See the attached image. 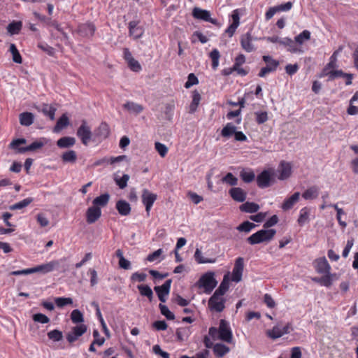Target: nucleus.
I'll use <instances>...</instances> for the list:
<instances>
[{
    "mask_svg": "<svg viewBox=\"0 0 358 358\" xmlns=\"http://www.w3.org/2000/svg\"><path fill=\"white\" fill-rule=\"evenodd\" d=\"M109 199V194L104 193L94 198V200L92 201V204L94 206H97L101 208V207H104L108 204Z\"/></svg>",
    "mask_w": 358,
    "mask_h": 358,
    "instance_id": "33",
    "label": "nucleus"
},
{
    "mask_svg": "<svg viewBox=\"0 0 358 358\" xmlns=\"http://www.w3.org/2000/svg\"><path fill=\"white\" fill-rule=\"evenodd\" d=\"M300 196L299 192L294 193L290 197L286 199L282 205V208L284 210H288L291 209L294 205L299 201Z\"/></svg>",
    "mask_w": 358,
    "mask_h": 358,
    "instance_id": "29",
    "label": "nucleus"
},
{
    "mask_svg": "<svg viewBox=\"0 0 358 358\" xmlns=\"http://www.w3.org/2000/svg\"><path fill=\"white\" fill-rule=\"evenodd\" d=\"M315 268L318 273H329L331 270V266L327 259L323 257L315 259Z\"/></svg>",
    "mask_w": 358,
    "mask_h": 358,
    "instance_id": "20",
    "label": "nucleus"
},
{
    "mask_svg": "<svg viewBox=\"0 0 358 358\" xmlns=\"http://www.w3.org/2000/svg\"><path fill=\"white\" fill-rule=\"evenodd\" d=\"M272 176L268 170H264L257 176V184L259 188L264 189L271 185Z\"/></svg>",
    "mask_w": 358,
    "mask_h": 358,
    "instance_id": "15",
    "label": "nucleus"
},
{
    "mask_svg": "<svg viewBox=\"0 0 358 358\" xmlns=\"http://www.w3.org/2000/svg\"><path fill=\"white\" fill-rule=\"evenodd\" d=\"M55 304L59 308H63L65 306L71 305L73 299L69 297H57L55 299Z\"/></svg>",
    "mask_w": 358,
    "mask_h": 358,
    "instance_id": "53",
    "label": "nucleus"
},
{
    "mask_svg": "<svg viewBox=\"0 0 358 358\" xmlns=\"http://www.w3.org/2000/svg\"><path fill=\"white\" fill-rule=\"evenodd\" d=\"M201 94L197 90H194L192 92V100L189 105V113H194L197 107L200 103L201 101Z\"/></svg>",
    "mask_w": 358,
    "mask_h": 358,
    "instance_id": "40",
    "label": "nucleus"
},
{
    "mask_svg": "<svg viewBox=\"0 0 358 358\" xmlns=\"http://www.w3.org/2000/svg\"><path fill=\"white\" fill-rule=\"evenodd\" d=\"M256 122L258 124H262L266 122L268 117V113L266 111H261V112H256Z\"/></svg>",
    "mask_w": 358,
    "mask_h": 358,
    "instance_id": "58",
    "label": "nucleus"
},
{
    "mask_svg": "<svg viewBox=\"0 0 358 358\" xmlns=\"http://www.w3.org/2000/svg\"><path fill=\"white\" fill-rule=\"evenodd\" d=\"M192 17L195 19L210 22L213 24H217V20L211 17L210 11L202 9L199 7H194L192 13Z\"/></svg>",
    "mask_w": 358,
    "mask_h": 358,
    "instance_id": "11",
    "label": "nucleus"
},
{
    "mask_svg": "<svg viewBox=\"0 0 358 358\" xmlns=\"http://www.w3.org/2000/svg\"><path fill=\"white\" fill-rule=\"evenodd\" d=\"M229 194L236 202H243L247 198V192L241 187H231Z\"/></svg>",
    "mask_w": 358,
    "mask_h": 358,
    "instance_id": "21",
    "label": "nucleus"
},
{
    "mask_svg": "<svg viewBox=\"0 0 358 358\" xmlns=\"http://www.w3.org/2000/svg\"><path fill=\"white\" fill-rule=\"evenodd\" d=\"M71 320L74 324L81 323L84 321L83 314L78 309H75L71 313Z\"/></svg>",
    "mask_w": 358,
    "mask_h": 358,
    "instance_id": "48",
    "label": "nucleus"
},
{
    "mask_svg": "<svg viewBox=\"0 0 358 358\" xmlns=\"http://www.w3.org/2000/svg\"><path fill=\"white\" fill-rule=\"evenodd\" d=\"M27 142L25 138H17L13 140L9 145L10 148L16 150L17 153L22 154L27 152L35 151L41 149L45 145V143L41 141H36L26 147L20 148V145L25 144Z\"/></svg>",
    "mask_w": 358,
    "mask_h": 358,
    "instance_id": "3",
    "label": "nucleus"
},
{
    "mask_svg": "<svg viewBox=\"0 0 358 358\" xmlns=\"http://www.w3.org/2000/svg\"><path fill=\"white\" fill-rule=\"evenodd\" d=\"M187 196L191 200V201L194 204H198L203 200V197L201 196L192 192H189L187 193Z\"/></svg>",
    "mask_w": 358,
    "mask_h": 358,
    "instance_id": "64",
    "label": "nucleus"
},
{
    "mask_svg": "<svg viewBox=\"0 0 358 358\" xmlns=\"http://www.w3.org/2000/svg\"><path fill=\"white\" fill-rule=\"evenodd\" d=\"M229 21H231V23L228 28L225 29V33L228 34L229 37H231L240 24V13L238 9L233 10L229 17Z\"/></svg>",
    "mask_w": 358,
    "mask_h": 358,
    "instance_id": "13",
    "label": "nucleus"
},
{
    "mask_svg": "<svg viewBox=\"0 0 358 358\" xmlns=\"http://www.w3.org/2000/svg\"><path fill=\"white\" fill-rule=\"evenodd\" d=\"M38 48H40L43 52H46L50 56H53L55 55V49L50 46L45 42H41L38 44Z\"/></svg>",
    "mask_w": 358,
    "mask_h": 358,
    "instance_id": "55",
    "label": "nucleus"
},
{
    "mask_svg": "<svg viewBox=\"0 0 358 358\" xmlns=\"http://www.w3.org/2000/svg\"><path fill=\"white\" fill-rule=\"evenodd\" d=\"M123 58L127 64L129 69L134 72H139L141 71L142 67L140 63L134 58L129 49L124 48L123 49Z\"/></svg>",
    "mask_w": 358,
    "mask_h": 358,
    "instance_id": "8",
    "label": "nucleus"
},
{
    "mask_svg": "<svg viewBox=\"0 0 358 358\" xmlns=\"http://www.w3.org/2000/svg\"><path fill=\"white\" fill-rule=\"evenodd\" d=\"M329 76V80H333L338 77H344L345 73L342 70H333L327 73Z\"/></svg>",
    "mask_w": 358,
    "mask_h": 358,
    "instance_id": "63",
    "label": "nucleus"
},
{
    "mask_svg": "<svg viewBox=\"0 0 358 358\" xmlns=\"http://www.w3.org/2000/svg\"><path fill=\"white\" fill-rule=\"evenodd\" d=\"M319 187L313 185L307 189L303 194L302 197L306 200H312L316 199L319 195Z\"/></svg>",
    "mask_w": 358,
    "mask_h": 358,
    "instance_id": "34",
    "label": "nucleus"
},
{
    "mask_svg": "<svg viewBox=\"0 0 358 358\" xmlns=\"http://www.w3.org/2000/svg\"><path fill=\"white\" fill-rule=\"evenodd\" d=\"M76 134L83 145H88L92 138V131L90 127L87 125L86 120L82 121L80 126L77 130Z\"/></svg>",
    "mask_w": 358,
    "mask_h": 358,
    "instance_id": "7",
    "label": "nucleus"
},
{
    "mask_svg": "<svg viewBox=\"0 0 358 358\" xmlns=\"http://www.w3.org/2000/svg\"><path fill=\"white\" fill-rule=\"evenodd\" d=\"M115 207L119 214L122 216H127L131 213V206L124 200L120 199L117 201Z\"/></svg>",
    "mask_w": 358,
    "mask_h": 358,
    "instance_id": "26",
    "label": "nucleus"
},
{
    "mask_svg": "<svg viewBox=\"0 0 358 358\" xmlns=\"http://www.w3.org/2000/svg\"><path fill=\"white\" fill-rule=\"evenodd\" d=\"M209 57L212 61V69L215 71L219 66V60L220 57V52L217 49H213L209 54Z\"/></svg>",
    "mask_w": 358,
    "mask_h": 358,
    "instance_id": "44",
    "label": "nucleus"
},
{
    "mask_svg": "<svg viewBox=\"0 0 358 358\" xmlns=\"http://www.w3.org/2000/svg\"><path fill=\"white\" fill-rule=\"evenodd\" d=\"M139 23V20H132L128 23L129 36L134 40L141 38L145 32L144 28Z\"/></svg>",
    "mask_w": 358,
    "mask_h": 358,
    "instance_id": "10",
    "label": "nucleus"
},
{
    "mask_svg": "<svg viewBox=\"0 0 358 358\" xmlns=\"http://www.w3.org/2000/svg\"><path fill=\"white\" fill-rule=\"evenodd\" d=\"M171 282L172 280L169 279L162 285L154 287V290L162 303H164L166 301V296L170 292Z\"/></svg>",
    "mask_w": 358,
    "mask_h": 358,
    "instance_id": "12",
    "label": "nucleus"
},
{
    "mask_svg": "<svg viewBox=\"0 0 358 358\" xmlns=\"http://www.w3.org/2000/svg\"><path fill=\"white\" fill-rule=\"evenodd\" d=\"M280 45L287 48V50L292 53H300L303 52L300 48L297 47L294 41L289 37L282 38Z\"/></svg>",
    "mask_w": 358,
    "mask_h": 358,
    "instance_id": "22",
    "label": "nucleus"
},
{
    "mask_svg": "<svg viewBox=\"0 0 358 358\" xmlns=\"http://www.w3.org/2000/svg\"><path fill=\"white\" fill-rule=\"evenodd\" d=\"M194 257L197 264H207V263H214L215 262V259L205 258L203 256L202 252L200 249L196 248L194 255Z\"/></svg>",
    "mask_w": 358,
    "mask_h": 358,
    "instance_id": "42",
    "label": "nucleus"
},
{
    "mask_svg": "<svg viewBox=\"0 0 358 358\" xmlns=\"http://www.w3.org/2000/svg\"><path fill=\"white\" fill-rule=\"evenodd\" d=\"M69 124V119L66 114H63L57 120L55 126L53 128L55 133L59 132L62 129Z\"/></svg>",
    "mask_w": 358,
    "mask_h": 358,
    "instance_id": "35",
    "label": "nucleus"
},
{
    "mask_svg": "<svg viewBox=\"0 0 358 358\" xmlns=\"http://www.w3.org/2000/svg\"><path fill=\"white\" fill-rule=\"evenodd\" d=\"M208 307L212 312L221 313L224 310V279L209 299Z\"/></svg>",
    "mask_w": 358,
    "mask_h": 358,
    "instance_id": "2",
    "label": "nucleus"
},
{
    "mask_svg": "<svg viewBox=\"0 0 358 358\" xmlns=\"http://www.w3.org/2000/svg\"><path fill=\"white\" fill-rule=\"evenodd\" d=\"M34 199L31 197H27L17 203H15L9 206V209L11 210H16L22 209L27 206H28L31 202H33Z\"/></svg>",
    "mask_w": 358,
    "mask_h": 358,
    "instance_id": "41",
    "label": "nucleus"
},
{
    "mask_svg": "<svg viewBox=\"0 0 358 358\" xmlns=\"http://www.w3.org/2000/svg\"><path fill=\"white\" fill-rule=\"evenodd\" d=\"M129 180V176L128 174H123L122 177H118L115 175L114 180L116 185L120 188L124 189L127 187V182Z\"/></svg>",
    "mask_w": 358,
    "mask_h": 358,
    "instance_id": "45",
    "label": "nucleus"
},
{
    "mask_svg": "<svg viewBox=\"0 0 358 358\" xmlns=\"http://www.w3.org/2000/svg\"><path fill=\"white\" fill-rule=\"evenodd\" d=\"M224 185V175L220 173V175L211 178L210 176L208 178V186L210 189L213 192H217L222 189Z\"/></svg>",
    "mask_w": 358,
    "mask_h": 358,
    "instance_id": "16",
    "label": "nucleus"
},
{
    "mask_svg": "<svg viewBox=\"0 0 358 358\" xmlns=\"http://www.w3.org/2000/svg\"><path fill=\"white\" fill-rule=\"evenodd\" d=\"M19 120L21 125L29 127L34 123V115L30 112H23L20 114Z\"/></svg>",
    "mask_w": 358,
    "mask_h": 358,
    "instance_id": "28",
    "label": "nucleus"
},
{
    "mask_svg": "<svg viewBox=\"0 0 358 358\" xmlns=\"http://www.w3.org/2000/svg\"><path fill=\"white\" fill-rule=\"evenodd\" d=\"M48 337L50 340L55 342H59L63 338V334L58 329H54L48 333Z\"/></svg>",
    "mask_w": 358,
    "mask_h": 358,
    "instance_id": "52",
    "label": "nucleus"
},
{
    "mask_svg": "<svg viewBox=\"0 0 358 358\" xmlns=\"http://www.w3.org/2000/svg\"><path fill=\"white\" fill-rule=\"evenodd\" d=\"M87 331V326L84 324L76 325L71 329V331L66 334V338L69 343L76 341L79 337Z\"/></svg>",
    "mask_w": 358,
    "mask_h": 358,
    "instance_id": "9",
    "label": "nucleus"
},
{
    "mask_svg": "<svg viewBox=\"0 0 358 358\" xmlns=\"http://www.w3.org/2000/svg\"><path fill=\"white\" fill-rule=\"evenodd\" d=\"M236 127L232 123H228L225 125V138H229L236 132Z\"/></svg>",
    "mask_w": 358,
    "mask_h": 358,
    "instance_id": "62",
    "label": "nucleus"
},
{
    "mask_svg": "<svg viewBox=\"0 0 358 358\" xmlns=\"http://www.w3.org/2000/svg\"><path fill=\"white\" fill-rule=\"evenodd\" d=\"M147 275L144 273L135 272L131 275V280L133 282H144Z\"/></svg>",
    "mask_w": 358,
    "mask_h": 358,
    "instance_id": "61",
    "label": "nucleus"
},
{
    "mask_svg": "<svg viewBox=\"0 0 358 358\" xmlns=\"http://www.w3.org/2000/svg\"><path fill=\"white\" fill-rule=\"evenodd\" d=\"M22 28L21 21H13L7 26V31L10 35L18 34Z\"/></svg>",
    "mask_w": 358,
    "mask_h": 358,
    "instance_id": "36",
    "label": "nucleus"
},
{
    "mask_svg": "<svg viewBox=\"0 0 358 358\" xmlns=\"http://www.w3.org/2000/svg\"><path fill=\"white\" fill-rule=\"evenodd\" d=\"M241 177L242 180L247 183L251 182L255 178V175L253 171H242L241 172Z\"/></svg>",
    "mask_w": 358,
    "mask_h": 358,
    "instance_id": "56",
    "label": "nucleus"
},
{
    "mask_svg": "<svg viewBox=\"0 0 358 358\" xmlns=\"http://www.w3.org/2000/svg\"><path fill=\"white\" fill-rule=\"evenodd\" d=\"M110 134V128L108 124L106 122H101L99 127L94 130V136L97 137L99 140L106 139Z\"/></svg>",
    "mask_w": 358,
    "mask_h": 358,
    "instance_id": "25",
    "label": "nucleus"
},
{
    "mask_svg": "<svg viewBox=\"0 0 358 358\" xmlns=\"http://www.w3.org/2000/svg\"><path fill=\"white\" fill-rule=\"evenodd\" d=\"M255 227V224L250 222L249 221H244L236 227V229L241 232L243 231L245 233H248Z\"/></svg>",
    "mask_w": 358,
    "mask_h": 358,
    "instance_id": "46",
    "label": "nucleus"
},
{
    "mask_svg": "<svg viewBox=\"0 0 358 358\" xmlns=\"http://www.w3.org/2000/svg\"><path fill=\"white\" fill-rule=\"evenodd\" d=\"M198 83L199 80L197 77L192 73H189L187 76V80L185 83V87L188 89L194 85H196Z\"/></svg>",
    "mask_w": 358,
    "mask_h": 358,
    "instance_id": "60",
    "label": "nucleus"
},
{
    "mask_svg": "<svg viewBox=\"0 0 358 358\" xmlns=\"http://www.w3.org/2000/svg\"><path fill=\"white\" fill-rule=\"evenodd\" d=\"M61 158L64 163L73 164L77 160V154L74 150H69L62 155Z\"/></svg>",
    "mask_w": 358,
    "mask_h": 358,
    "instance_id": "37",
    "label": "nucleus"
},
{
    "mask_svg": "<svg viewBox=\"0 0 358 358\" xmlns=\"http://www.w3.org/2000/svg\"><path fill=\"white\" fill-rule=\"evenodd\" d=\"M266 336L273 339L275 340L278 338H280L282 336V333L281 331V326L280 324H278L277 325L274 326L271 329H268L266 331Z\"/></svg>",
    "mask_w": 358,
    "mask_h": 358,
    "instance_id": "39",
    "label": "nucleus"
},
{
    "mask_svg": "<svg viewBox=\"0 0 358 358\" xmlns=\"http://www.w3.org/2000/svg\"><path fill=\"white\" fill-rule=\"evenodd\" d=\"M32 320L35 322L41 324H47L50 322L49 317L43 313L34 314L32 316Z\"/></svg>",
    "mask_w": 358,
    "mask_h": 358,
    "instance_id": "54",
    "label": "nucleus"
},
{
    "mask_svg": "<svg viewBox=\"0 0 358 358\" xmlns=\"http://www.w3.org/2000/svg\"><path fill=\"white\" fill-rule=\"evenodd\" d=\"M239 209L241 212L253 213L259 210V206L256 203L247 201L241 204Z\"/></svg>",
    "mask_w": 358,
    "mask_h": 358,
    "instance_id": "32",
    "label": "nucleus"
},
{
    "mask_svg": "<svg viewBox=\"0 0 358 358\" xmlns=\"http://www.w3.org/2000/svg\"><path fill=\"white\" fill-rule=\"evenodd\" d=\"M197 284L199 287L204 289L206 294H209L216 287L217 282L215 278L214 273L207 272L201 276Z\"/></svg>",
    "mask_w": 358,
    "mask_h": 358,
    "instance_id": "6",
    "label": "nucleus"
},
{
    "mask_svg": "<svg viewBox=\"0 0 358 358\" xmlns=\"http://www.w3.org/2000/svg\"><path fill=\"white\" fill-rule=\"evenodd\" d=\"M155 148L162 157H164L166 155L168 152V148L164 144L156 142L155 143Z\"/></svg>",
    "mask_w": 358,
    "mask_h": 358,
    "instance_id": "57",
    "label": "nucleus"
},
{
    "mask_svg": "<svg viewBox=\"0 0 358 358\" xmlns=\"http://www.w3.org/2000/svg\"><path fill=\"white\" fill-rule=\"evenodd\" d=\"M273 66H270L269 65H266L265 67H263L261 69L260 71L258 73V76L261 78L264 77L266 74L273 72L276 70L278 66H279V62L278 61H272Z\"/></svg>",
    "mask_w": 358,
    "mask_h": 358,
    "instance_id": "43",
    "label": "nucleus"
},
{
    "mask_svg": "<svg viewBox=\"0 0 358 358\" xmlns=\"http://www.w3.org/2000/svg\"><path fill=\"white\" fill-rule=\"evenodd\" d=\"M309 212L306 207L303 208L300 210V215L297 220L300 226H303L305 223L308 222Z\"/></svg>",
    "mask_w": 358,
    "mask_h": 358,
    "instance_id": "51",
    "label": "nucleus"
},
{
    "mask_svg": "<svg viewBox=\"0 0 358 358\" xmlns=\"http://www.w3.org/2000/svg\"><path fill=\"white\" fill-rule=\"evenodd\" d=\"M76 143V139L71 136L62 137L57 141V145L59 148H69L73 146Z\"/></svg>",
    "mask_w": 358,
    "mask_h": 358,
    "instance_id": "30",
    "label": "nucleus"
},
{
    "mask_svg": "<svg viewBox=\"0 0 358 358\" xmlns=\"http://www.w3.org/2000/svg\"><path fill=\"white\" fill-rule=\"evenodd\" d=\"M137 289L141 296H146L150 302L152 301L153 292L149 285L141 284L137 286Z\"/></svg>",
    "mask_w": 358,
    "mask_h": 358,
    "instance_id": "31",
    "label": "nucleus"
},
{
    "mask_svg": "<svg viewBox=\"0 0 358 358\" xmlns=\"http://www.w3.org/2000/svg\"><path fill=\"white\" fill-rule=\"evenodd\" d=\"M252 40L253 38L250 31H248L241 36V45L245 51L251 52L256 50L255 45L252 43Z\"/></svg>",
    "mask_w": 358,
    "mask_h": 358,
    "instance_id": "18",
    "label": "nucleus"
},
{
    "mask_svg": "<svg viewBox=\"0 0 358 358\" xmlns=\"http://www.w3.org/2000/svg\"><path fill=\"white\" fill-rule=\"evenodd\" d=\"M142 203L145 206V210L149 214L150 210L157 199V194L152 193L147 189H144L142 192Z\"/></svg>",
    "mask_w": 358,
    "mask_h": 358,
    "instance_id": "14",
    "label": "nucleus"
},
{
    "mask_svg": "<svg viewBox=\"0 0 358 358\" xmlns=\"http://www.w3.org/2000/svg\"><path fill=\"white\" fill-rule=\"evenodd\" d=\"M244 267V259L242 257H238L234 264L231 275H229L228 272L225 274V292L229 287L230 281L238 282L241 280L243 271Z\"/></svg>",
    "mask_w": 358,
    "mask_h": 358,
    "instance_id": "4",
    "label": "nucleus"
},
{
    "mask_svg": "<svg viewBox=\"0 0 358 358\" xmlns=\"http://www.w3.org/2000/svg\"><path fill=\"white\" fill-rule=\"evenodd\" d=\"M9 50L13 55V62L17 64H21L22 62V59L18 50L17 49L16 45L13 43H11Z\"/></svg>",
    "mask_w": 358,
    "mask_h": 358,
    "instance_id": "47",
    "label": "nucleus"
},
{
    "mask_svg": "<svg viewBox=\"0 0 358 358\" xmlns=\"http://www.w3.org/2000/svg\"><path fill=\"white\" fill-rule=\"evenodd\" d=\"M123 108L128 110L130 113L134 115H138L143 110V107L142 105L130 101H127L123 105Z\"/></svg>",
    "mask_w": 358,
    "mask_h": 358,
    "instance_id": "27",
    "label": "nucleus"
},
{
    "mask_svg": "<svg viewBox=\"0 0 358 358\" xmlns=\"http://www.w3.org/2000/svg\"><path fill=\"white\" fill-rule=\"evenodd\" d=\"M224 341V319L219 322V327H211L208 334L203 337V344L206 348H212L215 341Z\"/></svg>",
    "mask_w": 358,
    "mask_h": 358,
    "instance_id": "1",
    "label": "nucleus"
},
{
    "mask_svg": "<svg viewBox=\"0 0 358 358\" xmlns=\"http://www.w3.org/2000/svg\"><path fill=\"white\" fill-rule=\"evenodd\" d=\"M95 30L96 27L92 22L83 23L79 24L78 27V34L83 37H92L94 35Z\"/></svg>",
    "mask_w": 358,
    "mask_h": 358,
    "instance_id": "17",
    "label": "nucleus"
},
{
    "mask_svg": "<svg viewBox=\"0 0 358 358\" xmlns=\"http://www.w3.org/2000/svg\"><path fill=\"white\" fill-rule=\"evenodd\" d=\"M280 176L278 178L281 180L287 179L292 174V166L289 162L282 161L279 165Z\"/></svg>",
    "mask_w": 358,
    "mask_h": 358,
    "instance_id": "24",
    "label": "nucleus"
},
{
    "mask_svg": "<svg viewBox=\"0 0 358 358\" xmlns=\"http://www.w3.org/2000/svg\"><path fill=\"white\" fill-rule=\"evenodd\" d=\"M35 108L45 116L48 117L51 120L55 119L56 108L48 103H43L41 106H35Z\"/></svg>",
    "mask_w": 358,
    "mask_h": 358,
    "instance_id": "23",
    "label": "nucleus"
},
{
    "mask_svg": "<svg viewBox=\"0 0 358 358\" xmlns=\"http://www.w3.org/2000/svg\"><path fill=\"white\" fill-rule=\"evenodd\" d=\"M310 31L307 29H305L299 35L295 36L294 41L296 45H301L304 43V42L309 41L310 39Z\"/></svg>",
    "mask_w": 358,
    "mask_h": 358,
    "instance_id": "38",
    "label": "nucleus"
},
{
    "mask_svg": "<svg viewBox=\"0 0 358 358\" xmlns=\"http://www.w3.org/2000/svg\"><path fill=\"white\" fill-rule=\"evenodd\" d=\"M43 267V274H46L53 271L59 266L57 261H51L46 264H41Z\"/></svg>",
    "mask_w": 358,
    "mask_h": 358,
    "instance_id": "50",
    "label": "nucleus"
},
{
    "mask_svg": "<svg viewBox=\"0 0 358 358\" xmlns=\"http://www.w3.org/2000/svg\"><path fill=\"white\" fill-rule=\"evenodd\" d=\"M101 216V210L97 206H91L86 211V220L88 224L94 223Z\"/></svg>",
    "mask_w": 358,
    "mask_h": 358,
    "instance_id": "19",
    "label": "nucleus"
},
{
    "mask_svg": "<svg viewBox=\"0 0 358 358\" xmlns=\"http://www.w3.org/2000/svg\"><path fill=\"white\" fill-rule=\"evenodd\" d=\"M159 308L161 314L164 315L167 320H173L175 319V315L169 309V308L162 303H159Z\"/></svg>",
    "mask_w": 358,
    "mask_h": 358,
    "instance_id": "49",
    "label": "nucleus"
},
{
    "mask_svg": "<svg viewBox=\"0 0 358 358\" xmlns=\"http://www.w3.org/2000/svg\"><path fill=\"white\" fill-rule=\"evenodd\" d=\"M276 231L275 229H261L252 234L247 238V242L250 245L259 244L263 242H269L271 241Z\"/></svg>",
    "mask_w": 358,
    "mask_h": 358,
    "instance_id": "5",
    "label": "nucleus"
},
{
    "mask_svg": "<svg viewBox=\"0 0 358 358\" xmlns=\"http://www.w3.org/2000/svg\"><path fill=\"white\" fill-rule=\"evenodd\" d=\"M323 274L324 275L320 277V285L329 287L332 285L331 275L330 272Z\"/></svg>",
    "mask_w": 358,
    "mask_h": 358,
    "instance_id": "59",
    "label": "nucleus"
}]
</instances>
